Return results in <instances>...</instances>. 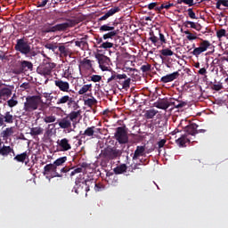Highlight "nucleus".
<instances>
[{"label":"nucleus","instance_id":"1","mask_svg":"<svg viewBox=\"0 0 228 228\" xmlns=\"http://www.w3.org/2000/svg\"><path fill=\"white\" fill-rule=\"evenodd\" d=\"M56 104H58V106H63L64 104H67L68 108H72L74 110L66 115V117L58 121L61 129H70L73 127V129H70V131H74L81 120V110H79V104L69 94L61 96L57 100Z\"/></svg>","mask_w":228,"mask_h":228},{"label":"nucleus","instance_id":"2","mask_svg":"<svg viewBox=\"0 0 228 228\" xmlns=\"http://www.w3.org/2000/svg\"><path fill=\"white\" fill-rule=\"evenodd\" d=\"M199 125L196 123H190L184 127V134H182L177 140L176 143L180 145V147H186V143H190V138H188V134L191 136H195L197 134V129Z\"/></svg>","mask_w":228,"mask_h":228},{"label":"nucleus","instance_id":"3","mask_svg":"<svg viewBox=\"0 0 228 228\" xmlns=\"http://www.w3.org/2000/svg\"><path fill=\"white\" fill-rule=\"evenodd\" d=\"M42 102L43 100L40 95L27 96L23 105V110L26 113H33V111H37V110H38V107Z\"/></svg>","mask_w":228,"mask_h":228},{"label":"nucleus","instance_id":"4","mask_svg":"<svg viewBox=\"0 0 228 228\" xmlns=\"http://www.w3.org/2000/svg\"><path fill=\"white\" fill-rule=\"evenodd\" d=\"M121 79H126L125 81H120ZM109 85H121L123 89L129 88L131 86V78H127L126 74H118L117 72H112L111 76L107 79Z\"/></svg>","mask_w":228,"mask_h":228},{"label":"nucleus","instance_id":"5","mask_svg":"<svg viewBox=\"0 0 228 228\" xmlns=\"http://www.w3.org/2000/svg\"><path fill=\"white\" fill-rule=\"evenodd\" d=\"M77 24H78L77 20L68 19L67 21L64 23L45 27V33H56V31H67L69 28H74V26Z\"/></svg>","mask_w":228,"mask_h":228},{"label":"nucleus","instance_id":"6","mask_svg":"<svg viewBox=\"0 0 228 228\" xmlns=\"http://www.w3.org/2000/svg\"><path fill=\"white\" fill-rule=\"evenodd\" d=\"M14 49L15 51H18V53L28 56V54H31V43H29L28 37H23L16 40Z\"/></svg>","mask_w":228,"mask_h":228},{"label":"nucleus","instance_id":"7","mask_svg":"<svg viewBox=\"0 0 228 228\" xmlns=\"http://www.w3.org/2000/svg\"><path fill=\"white\" fill-rule=\"evenodd\" d=\"M102 156L108 161L117 159L122 156V151L117 149L116 147H107L102 151Z\"/></svg>","mask_w":228,"mask_h":228},{"label":"nucleus","instance_id":"8","mask_svg":"<svg viewBox=\"0 0 228 228\" xmlns=\"http://www.w3.org/2000/svg\"><path fill=\"white\" fill-rule=\"evenodd\" d=\"M53 69H56V63L45 62L37 67V74H40V76L47 77V76H51V74H53Z\"/></svg>","mask_w":228,"mask_h":228},{"label":"nucleus","instance_id":"9","mask_svg":"<svg viewBox=\"0 0 228 228\" xmlns=\"http://www.w3.org/2000/svg\"><path fill=\"white\" fill-rule=\"evenodd\" d=\"M117 142L118 143L125 144L129 143V136L127 135V131H126V127L124 126H118L116 128V133L114 134Z\"/></svg>","mask_w":228,"mask_h":228},{"label":"nucleus","instance_id":"10","mask_svg":"<svg viewBox=\"0 0 228 228\" xmlns=\"http://www.w3.org/2000/svg\"><path fill=\"white\" fill-rule=\"evenodd\" d=\"M44 175H50L51 177H61V175L58 173V167L53 164H47L44 167Z\"/></svg>","mask_w":228,"mask_h":228},{"label":"nucleus","instance_id":"11","mask_svg":"<svg viewBox=\"0 0 228 228\" xmlns=\"http://www.w3.org/2000/svg\"><path fill=\"white\" fill-rule=\"evenodd\" d=\"M56 143L58 152H67V151H70V149H72L70 141L67 138L58 139Z\"/></svg>","mask_w":228,"mask_h":228},{"label":"nucleus","instance_id":"12","mask_svg":"<svg viewBox=\"0 0 228 228\" xmlns=\"http://www.w3.org/2000/svg\"><path fill=\"white\" fill-rule=\"evenodd\" d=\"M13 120H15V116L12 112L6 111L4 114L0 112V127L4 124H13Z\"/></svg>","mask_w":228,"mask_h":228},{"label":"nucleus","instance_id":"13","mask_svg":"<svg viewBox=\"0 0 228 228\" xmlns=\"http://www.w3.org/2000/svg\"><path fill=\"white\" fill-rule=\"evenodd\" d=\"M54 85L55 86H57V88H59L61 92H64L66 94H69V92H72V90H70V84L67 81L57 78L56 80H54Z\"/></svg>","mask_w":228,"mask_h":228},{"label":"nucleus","instance_id":"14","mask_svg":"<svg viewBox=\"0 0 228 228\" xmlns=\"http://www.w3.org/2000/svg\"><path fill=\"white\" fill-rule=\"evenodd\" d=\"M149 151H145V146H136V149L132 156L133 161L140 159V158H146Z\"/></svg>","mask_w":228,"mask_h":228},{"label":"nucleus","instance_id":"15","mask_svg":"<svg viewBox=\"0 0 228 228\" xmlns=\"http://www.w3.org/2000/svg\"><path fill=\"white\" fill-rule=\"evenodd\" d=\"M98 63L100 69L105 72L110 69V58L106 55H99L98 56Z\"/></svg>","mask_w":228,"mask_h":228},{"label":"nucleus","instance_id":"16","mask_svg":"<svg viewBox=\"0 0 228 228\" xmlns=\"http://www.w3.org/2000/svg\"><path fill=\"white\" fill-rule=\"evenodd\" d=\"M179 76V71H175L171 74H167L160 78V83H172V81H175V79H177Z\"/></svg>","mask_w":228,"mask_h":228},{"label":"nucleus","instance_id":"17","mask_svg":"<svg viewBox=\"0 0 228 228\" xmlns=\"http://www.w3.org/2000/svg\"><path fill=\"white\" fill-rule=\"evenodd\" d=\"M12 154V156H15V151L11 146L3 145L0 148V156H3L4 158H6Z\"/></svg>","mask_w":228,"mask_h":228},{"label":"nucleus","instance_id":"18","mask_svg":"<svg viewBox=\"0 0 228 228\" xmlns=\"http://www.w3.org/2000/svg\"><path fill=\"white\" fill-rule=\"evenodd\" d=\"M120 12V7H114L109 10L103 16L98 19V21L101 22L102 20H107L110 17H113L115 13H118Z\"/></svg>","mask_w":228,"mask_h":228},{"label":"nucleus","instance_id":"19","mask_svg":"<svg viewBox=\"0 0 228 228\" xmlns=\"http://www.w3.org/2000/svg\"><path fill=\"white\" fill-rule=\"evenodd\" d=\"M75 190V193H77V195H83V193H88V191L86 189V185L85 184V182H78L76 184V187H74Z\"/></svg>","mask_w":228,"mask_h":228},{"label":"nucleus","instance_id":"20","mask_svg":"<svg viewBox=\"0 0 228 228\" xmlns=\"http://www.w3.org/2000/svg\"><path fill=\"white\" fill-rule=\"evenodd\" d=\"M78 68L79 70H81V69H85L86 70H94L92 61L87 58H84L82 61H80Z\"/></svg>","mask_w":228,"mask_h":228},{"label":"nucleus","instance_id":"21","mask_svg":"<svg viewBox=\"0 0 228 228\" xmlns=\"http://www.w3.org/2000/svg\"><path fill=\"white\" fill-rule=\"evenodd\" d=\"M12 97V89L10 87H1L0 88V99L3 101H7Z\"/></svg>","mask_w":228,"mask_h":228},{"label":"nucleus","instance_id":"22","mask_svg":"<svg viewBox=\"0 0 228 228\" xmlns=\"http://www.w3.org/2000/svg\"><path fill=\"white\" fill-rule=\"evenodd\" d=\"M61 58H67V56H70L72 54V51L69 50V47L64 45H61L58 48Z\"/></svg>","mask_w":228,"mask_h":228},{"label":"nucleus","instance_id":"23","mask_svg":"<svg viewBox=\"0 0 228 228\" xmlns=\"http://www.w3.org/2000/svg\"><path fill=\"white\" fill-rule=\"evenodd\" d=\"M156 108L159 110H168L170 108V101L168 102V100L165 99L160 100L156 102Z\"/></svg>","mask_w":228,"mask_h":228},{"label":"nucleus","instance_id":"24","mask_svg":"<svg viewBox=\"0 0 228 228\" xmlns=\"http://www.w3.org/2000/svg\"><path fill=\"white\" fill-rule=\"evenodd\" d=\"M186 102H181L179 100L171 99L170 100V106H174V108H176L177 110H181L186 106Z\"/></svg>","mask_w":228,"mask_h":228},{"label":"nucleus","instance_id":"25","mask_svg":"<svg viewBox=\"0 0 228 228\" xmlns=\"http://www.w3.org/2000/svg\"><path fill=\"white\" fill-rule=\"evenodd\" d=\"M183 26H185V28H191V29H196V31H200V29L202 28L200 24L190 20H186L183 23Z\"/></svg>","mask_w":228,"mask_h":228},{"label":"nucleus","instance_id":"26","mask_svg":"<svg viewBox=\"0 0 228 228\" xmlns=\"http://www.w3.org/2000/svg\"><path fill=\"white\" fill-rule=\"evenodd\" d=\"M13 159L18 161V163H24L28 159V151L14 156Z\"/></svg>","mask_w":228,"mask_h":228},{"label":"nucleus","instance_id":"27","mask_svg":"<svg viewBox=\"0 0 228 228\" xmlns=\"http://www.w3.org/2000/svg\"><path fill=\"white\" fill-rule=\"evenodd\" d=\"M30 134L32 136H38L40 134H44V128L40 126L32 127L30 129Z\"/></svg>","mask_w":228,"mask_h":228},{"label":"nucleus","instance_id":"28","mask_svg":"<svg viewBox=\"0 0 228 228\" xmlns=\"http://www.w3.org/2000/svg\"><path fill=\"white\" fill-rule=\"evenodd\" d=\"M124 172H127V165L121 164L114 168V173L117 175L124 174Z\"/></svg>","mask_w":228,"mask_h":228},{"label":"nucleus","instance_id":"29","mask_svg":"<svg viewBox=\"0 0 228 228\" xmlns=\"http://www.w3.org/2000/svg\"><path fill=\"white\" fill-rule=\"evenodd\" d=\"M45 49H49V51H53V53H58V43H47L45 45Z\"/></svg>","mask_w":228,"mask_h":228},{"label":"nucleus","instance_id":"30","mask_svg":"<svg viewBox=\"0 0 228 228\" xmlns=\"http://www.w3.org/2000/svg\"><path fill=\"white\" fill-rule=\"evenodd\" d=\"M13 126H11V127H7L5 128L2 133H1V135L4 137V138H10V136H12V134H13Z\"/></svg>","mask_w":228,"mask_h":228},{"label":"nucleus","instance_id":"31","mask_svg":"<svg viewBox=\"0 0 228 228\" xmlns=\"http://www.w3.org/2000/svg\"><path fill=\"white\" fill-rule=\"evenodd\" d=\"M95 126H89L84 131L83 135L92 137L94 134H95Z\"/></svg>","mask_w":228,"mask_h":228},{"label":"nucleus","instance_id":"32","mask_svg":"<svg viewBox=\"0 0 228 228\" xmlns=\"http://www.w3.org/2000/svg\"><path fill=\"white\" fill-rule=\"evenodd\" d=\"M84 184L86 185V189L89 191L90 188H95V180L94 179H87L84 181Z\"/></svg>","mask_w":228,"mask_h":228},{"label":"nucleus","instance_id":"33","mask_svg":"<svg viewBox=\"0 0 228 228\" xmlns=\"http://www.w3.org/2000/svg\"><path fill=\"white\" fill-rule=\"evenodd\" d=\"M64 163H67V157H61V158L57 159L53 162V165H55V167H57V170H58V167H63Z\"/></svg>","mask_w":228,"mask_h":228},{"label":"nucleus","instance_id":"34","mask_svg":"<svg viewBox=\"0 0 228 228\" xmlns=\"http://www.w3.org/2000/svg\"><path fill=\"white\" fill-rule=\"evenodd\" d=\"M89 90H92V84L84 85L78 91L79 95H84V94H86V92H89Z\"/></svg>","mask_w":228,"mask_h":228},{"label":"nucleus","instance_id":"35","mask_svg":"<svg viewBox=\"0 0 228 228\" xmlns=\"http://www.w3.org/2000/svg\"><path fill=\"white\" fill-rule=\"evenodd\" d=\"M20 65L23 70L26 69H28V70H33V63L31 61H22Z\"/></svg>","mask_w":228,"mask_h":228},{"label":"nucleus","instance_id":"36","mask_svg":"<svg viewBox=\"0 0 228 228\" xmlns=\"http://www.w3.org/2000/svg\"><path fill=\"white\" fill-rule=\"evenodd\" d=\"M209 47H211V43L208 40H202L201 43H200V48H201L205 53L209 49Z\"/></svg>","mask_w":228,"mask_h":228},{"label":"nucleus","instance_id":"37","mask_svg":"<svg viewBox=\"0 0 228 228\" xmlns=\"http://www.w3.org/2000/svg\"><path fill=\"white\" fill-rule=\"evenodd\" d=\"M118 35V30H111L109 33L103 35V40H108V38H113V37H117Z\"/></svg>","mask_w":228,"mask_h":228},{"label":"nucleus","instance_id":"38","mask_svg":"<svg viewBox=\"0 0 228 228\" xmlns=\"http://www.w3.org/2000/svg\"><path fill=\"white\" fill-rule=\"evenodd\" d=\"M157 114H158V111H156L155 110H146L144 116H145V118L151 119V118H154V117H156Z\"/></svg>","mask_w":228,"mask_h":228},{"label":"nucleus","instance_id":"39","mask_svg":"<svg viewBox=\"0 0 228 228\" xmlns=\"http://www.w3.org/2000/svg\"><path fill=\"white\" fill-rule=\"evenodd\" d=\"M100 31L102 33H104L106 31H115V28L114 27H111L110 26V24H104L102 26L100 27Z\"/></svg>","mask_w":228,"mask_h":228},{"label":"nucleus","instance_id":"40","mask_svg":"<svg viewBox=\"0 0 228 228\" xmlns=\"http://www.w3.org/2000/svg\"><path fill=\"white\" fill-rule=\"evenodd\" d=\"M44 122L45 124H53V122H56V116L54 115H49L43 118Z\"/></svg>","mask_w":228,"mask_h":228},{"label":"nucleus","instance_id":"41","mask_svg":"<svg viewBox=\"0 0 228 228\" xmlns=\"http://www.w3.org/2000/svg\"><path fill=\"white\" fill-rule=\"evenodd\" d=\"M141 70L143 73L151 72V70H152V65L145 62L143 65L141 66Z\"/></svg>","mask_w":228,"mask_h":228},{"label":"nucleus","instance_id":"42","mask_svg":"<svg viewBox=\"0 0 228 228\" xmlns=\"http://www.w3.org/2000/svg\"><path fill=\"white\" fill-rule=\"evenodd\" d=\"M86 106H88L89 108H92V106L97 104V100L95 98H88L85 101Z\"/></svg>","mask_w":228,"mask_h":228},{"label":"nucleus","instance_id":"43","mask_svg":"<svg viewBox=\"0 0 228 228\" xmlns=\"http://www.w3.org/2000/svg\"><path fill=\"white\" fill-rule=\"evenodd\" d=\"M13 97H15V94H13ZM12 97L10 100L7 101V105L9 108H15L17 104H19V102Z\"/></svg>","mask_w":228,"mask_h":228},{"label":"nucleus","instance_id":"44","mask_svg":"<svg viewBox=\"0 0 228 228\" xmlns=\"http://www.w3.org/2000/svg\"><path fill=\"white\" fill-rule=\"evenodd\" d=\"M160 54L162 56H174V52L168 48H166L160 51Z\"/></svg>","mask_w":228,"mask_h":228},{"label":"nucleus","instance_id":"45","mask_svg":"<svg viewBox=\"0 0 228 228\" xmlns=\"http://www.w3.org/2000/svg\"><path fill=\"white\" fill-rule=\"evenodd\" d=\"M184 34L187 35L186 36L187 40L191 41V40H197V38H198L197 36H195V34L190 32V30H185Z\"/></svg>","mask_w":228,"mask_h":228},{"label":"nucleus","instance_id":"46","mask_svg":"<svg viewBox=\"0 0 228 228\" xmlns=\"http://www.w3.org/2000/svg\"><path fill=\"white\" fill-rule=\"evenodd\" d=\"M216 37L217 38H223V37H227V30L225 28H221L216 31Z\"/></svg>","mask_w":228,"mask_h":228},{"label":"nucleus","instance_id":"47","mask_svg":"<svg viewBox=\"0 0 228 228\" xmlns=\"http://www.w3.org/2000/svg\"><path fill=\"white\" fill-rule=\"evenodd\" d=\"M70 76H72V73L70 72V67L66 66L63 69L62 77L68 78L70 77Z\"/></svg>","mask_w":228,"mask_h":228},{"label":"nucleus","instance_id":"48","mask_svg":"<svg viewBox=\"0 0 228 228\" xmlns=\"http://www.w3.org/2000/svg\"><path fill=\"white\" fill-rule=\"evenodd\" d=\"M194 0H177V4H187L189 6H195V4H193Z\"/></svg>","mask_w":228,"mask_h":228},{"label":"nucleus","instance_id":"49","mask_svg":"<svg viewBox=\"0 0 228 228\" xmlns=\"http://www.w3.org/2000/svg\"><path fill=\"white\" fill-rule=\"evenodd\" d=\"M202 53H204V50H202L200 46H199L194 48V50L191 52V54H193V56L199 57L200 56V54H202Z\"/></svg>","mask_w":228,"mask_h":228},{"label":"nucleus","instance_id":"50","mask_svg":"<svg viewBox=\"0 0 228 228\" xmlns=\"http://www.w3.org/2000/svg\"><path fill=\"white\" fill-rule=\"evenodd\" d=\"M149 40L154 44V45H156L158 44V37H156L154 35V32L151 31L150 32V37H149Z\"/></svg>","mask_w":228,"mask_h":228},{"label":"nucleus","instance_id":"51","mask_svg":"<svg viewBox=\"0 0 228 228\" xmlns=\"http://www.w3.org/2000/svg\"><path fill=\"white\" fill-rule=\"evenodd\" d=\"M75 45H77V47H86V45H88V43L86 42V40L82 38L80 41H76Z\"/></svg>","mask_w":228,"mask_h":228},{"label":"nucleus","instance_id":"52","mask_svg":"<svg viewBox=\"0 0 228 228\" xmlns=\"http://www.w3.org/2000/svg\"><path fill=\"white\" fill-rule=\"evenodd\" d=\"M99 47L100 49H111V47H113V43L105 42L102 43Z\"/></svg>","mask_w":228,"mask_h":228},{"label":"nucleus","instance_id":"53","mask_svg":"<svg viewBox=\"0 0 228 228\" xmlns=\"http://www.w3.org/2000/svg\"><path fill=\"white\" fill-rule=\"evenodd\" d=\"M187 13H188L190 19H195V20L199 19V17H197V14H195V12H193L192 8H189L187 10Z\"/></svg>","mask_w":228,"mask_h":228},{"label":"nucleus","instance_id":"54","mask_svg":"<svg viewBox=\"0 0 228 228\" xmlns=\"http://www.w3.org/2000/svg\"><path fill=\"white\" fill-rule=\"evenodd\" d=\"M104 190V185L101 183L95 182L94 183V191H102Z\"/></svg>","mask_w":228,"mask_h":228},{"label":"nucleus","instance_id":"55","mask_svg":"<svg viewBox=\"0 0 228 228\" xmlns=\"http://www.w3.org/2000/svg\"><path fill=\"white\" fill-rule=\"evenodd\" d=\"M47 3H49V0H43V1H38L37 3V8H45L47 5Z\"/></svg>","mask_w":228,"mask_h":228},{"label":"nucleus","instance_id":"56","mask_svg":"<svg viewBox=\"0 0 228 228\" xmlns=\"http://www.w3.org/2000/svg\"><path fill=\"white\" fill-rule=\"evenodd\" d=\"M82 172H85V170H83L79 166H77V168L71 171L70 176L73 177V175H76V174H81Z\"/></svg>","mask_w":228,"mask_h":228},{"label":"nucleus","instance_id":"57","mask_svg":"<svg viewBox=\"0 0 228 228\" xmlns=\"http://www.w3.org/2000/svg\"><path fill=\"white\" fill-rule=\"evenodd\" d=\"M53 129H54V124L48 125V129L45 131V135L51 136V134H53Z\"/></svg>","mask_w":228,"mask_h":228},{"label":"nucleus","instance_id":"58","mask_svg":"<svg viewBox=\"0 0 228 228\" xmlns=\"http://www.w3.org/2000/svg\"><path fill=\"white\" fill-rule=\"evenodd\" d=\"M101 79H102V77H101L100 75H93L91 77V81H93L94 83H99Z\"/></svg>","mask_w":228,"mask_h":228},{"label":"nucleus","instance_id":"59","mask_svg":"<svg viewBox=\"0 0 228 228\" xmlns=\"http://www.w3.org/2000/svg\"><path fill=\"white\" fill-rule=\"evenodd\" d=\"M159 42L161 44V45H163V44H167V38H165V35H163L161 32L159 33Z\"/></svg>","mask_w":228,"mask_h":228},{"label":"nucleus","instance_id":"60","mask_svg":"<svg viewBox=\"0 0 228 228\" xmlns=\"http://www.w3.org/2000/svg\"><path fill=\"white\" fill-rule=\"evenodd\" d=\"M222 88H224V86H222V84H215L212 86V90H215L216 92H220V90H222Z\"/></svg>","mask_w":228,"mask_h":228},{"label":"nucleus","instance_id":"61","mask_svg":"<svg viewBox=\"0 0 228 228\" xmlns=\"http://www.w3.org/2000/svg\"><path fill=\"white\" fill-rule=\"evenodd\" d=\"M78 167L84 170V172L86 170V168H88V167H90V165H88V163L86 162H82L78 164Z\"/></svg>","mask_w":228,"mask_h":228},{"label":"nucleus","instance_id":"62","mask_svg":"<svg viewBox=\"0 0 228 228\" xmlns=\"http://www.w3.org/2000/svg\"><path fill=\"white\" fill-rule=\"evenodd\" d=\"M124 72H138V69L134 68H129V67H124L123 68Z\"/></svg>","mask_w":228,"mask_h":228},{"label":"nucleus","instance_id":"63","mask_svg":"<svg viewBox=\"0 0 228 228\" xmlns=\"http://www.w3.org/2000/svg\"><path fill=\"white\" fill-rule=\"evenodd\" d=\"M163 6H164V9L166 10H170V8H172V6H174V4L170 3V2H167L166 4H162Z\"/></svg>","mask_w":228,"mask_h":228},{"label":"nucleus","instance_id":"64","mask_svg":"<svg viewBox=\"0 0 228 228\" xmlns=\"http://www.w3.org/2000/svg\"><path fill=\"white\" fill-rule=\"evenodd\" d=\"M157 6H158V3H151V4H148V9L156 10Z\"/></svg>","mask_w":228,"mask_h":228}]
</instances>
